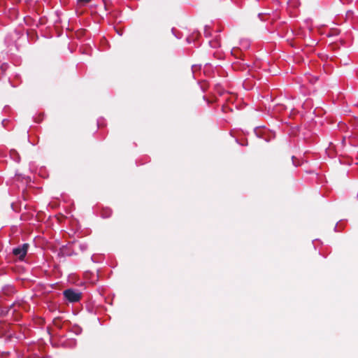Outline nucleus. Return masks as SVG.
Listing matches in <instances>:
<instances>
[{
	"label": "nucleus",
	"mask_w": 358,
	"mask_h": 358,
	"mask_svg": "<svg viewBox=\"0 0 358 358\" xmlns=\"http://www.w3.org/2000/svg\"><path fill=\"white\" fill-rule=\"evenodd\" d=\"M1 336L0 335V337H1Z\"/></svg>",
	"instance_id": "22"
},
{
	"label": "nucleus",
	"mask_w": 358,
	"mask_h": 358,
	"mask_svg": "<svg viewBox=\"0 0 358 358\" xmlns=\"http://www.w3.org/2000/svg\"><path fill=\"white\" fill-rule=\"evenodd\" d=\"M236 51H238V50H236V49H234V50H232V54H234V52H236Z\"/></svg>",
	"instance_id": "19"
},
{
	"label": "nucleus",
	"mask_w": 358,
	"mask_h": 358,
	"mask_svg": "<svg viewBox=\"0 0 358 358\" xmlns=\"http://www.w3.org/2000/svg\"><path fill=\"white\" fill-rule=\"evenodd\" d=\"M242 46L243 48L247 49L249 48L250 44H249L248 41H244L242 42Z\"/></svg>",
	"instance_id": "12"
},
{
	"label": "nucleus",
	"mask_w": 358,
	"mask_h": 358,
	"mask_svg": "<svg viewBox=\"0 0 358 358\" xmlns=\"http://www.w3.org/2000/svg\"><path fill=\"white\" fill-rule=\"evenodd\" d=\"M200 34L197 32H194L191 36L187 37L186 41L188 43L195 42L199 37Z\"/></svg>",
	"instance_id": "6"
},
{
	"label": "nucleus",
	"mask_w": 358,
	"mask_h": 358,
	"mask_svg": "<svg viewBox=\"0 0 358 358\" xmlns=\"http://www.w3.org/2000/svg\"><path fill=\"white\" fill-rule=\"evenodd\" d=\"M66 255L67 256H71V255H73V253H66Z\"/></svg>",
	"instance_id": "18"
},
{
	"label": "nucleus",
	"mask_w": 358,
	"mask_h": 358,
	"mask_svg": "<svg viewBox=\"0 0 358 358\" xmlns=\"http://www.w3.org/2000/svg\"><path fill=\"white\" fill-rule=\"evenodd\" d=\"M210 27L206 25L204 28V34L206 37H209L210 36V31H209Z\"/></svg>",
	"instance_id": "9"
},
{
	"label": "nucleus",
	"mask_w": 358,
	"mask_h": 358,
	"mask_svg": "<svg viewBox=\"0 0 358 358\" xmlns=\"http://www.w3.org/2000/svg\"><path fill=\"white\" fill-rule=\"evenodd\" d=\"M2 294L5 295H10L15 292V289L13 286L7 285L2 289Z\"/></svg>",
	"instance_id": "5"
},
{
	"label": "nucleus",
	"mask_w": 358,
	"mask_h": 358,
	"mask_svg": "<svg viewBox=\"0 0 358 358\" xmlns=\"http://www.w3.org/2000/svg\"><path fill=\"white\" fill-rule=\"evenodd\" d=\"M294 157H292V161H294ZM293 164L295 165L294 162H293Z\"/></svg>",
	"instance_id": "21"
},
{
	"label": "nucleus",
	"mask_w": 358,
	"mask_h": 358,
	"mask_svg": "<svg viewBox=\"0 0 358 358\" xmlns=\"http://www.w3.org/2000/svg\"><path fill=\"white\" fill-rule=\"evenodd\" d=\"M7 122H8V120H6V119H4V120H3V121H2V122H1V123H2L3 127L4 128H6V129H7V126H6V123Z\"/></svg>",
	"instance_id": "14"
},
{
	"label": "nucleus",
	"mask_w": 358,
	"mask_h": 358,
	"mask_svg": "<svg viewBox=\"0 0 358 358\" xmlns=\"http://www.w3.org/2000/svg\"><path fill=\"white\" fill-rule=\"evenodd\" d=\"M248 66H249V65L247 64L246 63H243V62H239V61L234 62L232 64V68L235 71H244V70H246Z\"/></svg>",
	"instance_id": "4"
},
{
	"label": "nucleus",
	"mask_w": 358,
	"mask_h": 358,
	"mask_svg": "<svg viewBox=\"0 0 358 358\" xmlns=\"http://www.w3.org/2000/svg\"><path fill=\"white\" fill-rule=\"evenodd\" d=\"M79 249L82 251V252H84L85 251L87 248H88V245L87 243H80L79 245Z\"/></svg>",
	"instance_id": "8"
},
{
	"label": "nucleus",
	"mask_w": 358,
	"mask_h": 358,
	"mask_svg": "<svg viewBox=\"0 0 358 358\" xmlns=\"http://www.w3.org/2000/svg\"><path fill=\"white\" fill-rule=\"evenodd\" d=\"M17 329H19V331L13 330L11 332H8L6 335V339L9 341L15 339L17 341H22L24 340L27 338L25 332L22 331L21 327H17Z\"/></svg>",
	"instance_id": "3"
},
{
	"label": "nucleus",
	"mask_w": 358,
	"mask_h": 358,
	"mask_svg": "<svg viewBox=\"0 0 358 358\" xmlns=\"http://www.w3.org/2000/svg\"><path fill=\"white\" fill-rule=\"evenodd\" d=\"M338 224H337L336 225L335 229H335V231H337V228H338Z\"/></svg>",
	"instance_id": "17"
},
{
	"label": "nucleus",
	"mask_w": 358,
	"mask_h": 358,
	"mask_svg": "<svg viewBox=\"0 0 358 358\" xmlns=\"http://www.w3.org/2000/svg\"><path fill=\"white\" fill-rule=\"evenodd\" d=\"M11 206H12L13 209L14 210H15V208H14V204H13V203H12V204H11Z\"/></svg>",
	"instance_id": "20"
},
{
	"label": "nucleus",
	"mask_w": 358,
	"mask_h": 358,
	"mask_svg": "<svg viewBox=\"0 0 358 358\" xmlns=\"http://www.w3.org/2000/svg\"><path fill=\"white\" fill-rule=\"evenodd\" d=\"M10 158L17 163L20 161V157L18 152L15 150H10Z\"/></svg>",
	"instance_id": "7"
},
{
	"label": "nucleus",
	"mask_w": 358,
	"mask_h": 358,
	"mask_svg": "<svg viewBox=\"0 0 358 358\" xmlns=\"http://www.w3.org/2000/svg\"><path fill=\"white\" fill-rule=\"evenodd\" d=\"M172 34L177 38H180L181 36L176 33V29L175 28H172L171 29Z\"/></svg>",
	"instance_id": "11"
},
{
	"label": "nucleus",
	"mask_w": 358,
	"mask_h": 358,
	"mask_svg": "<svg viewBox=\"0 0 358 358\" xmlns=\"http://www.w3.org/2000/svg\"><path fill=\"white\" fill-rule=\"evenodd\" d=\"M110 213H107V214H106V215H105V214H103L102 215H103V217H109V216H110Z\"/></svg>",
	"instance_id": "16"
},
{
	"label": "nucleus",
	"mask_w": 358,
	"mask_h": 358,
	"mask_svg": "<svg viewBox=\"0 0 358 358\" xmlns=\"http://www.w3.org/2000/svg\"><path fill=\"white\" fill-rule=\"evenodd\" d=\"M29 247V243H23L14 248L12 253L20 261H23L27 254Z\"/></svg>",
	"instance_id": "1"
},
{
	"label": "nucleus",
	"mask_w": 358,
	"mask_h": 358,
	"mask_svg": "<svg viewBox=\"0 0 358 358\" xmlns=\"http://www.w3.org/2000/svg\"><path fill=\"white\" fill-rule=\"evenodd\" d=\"M92 0H77V2L80 4H85L90 2Z\"/></svg>",
	"instance_id": "13"
},
{
	"label": "nucleus",
	"mask_w": 358,
	"mask_h": 358,
	"mask_svg": "<svg viewBox=\"0 0 358 358\" xmlns=\"http://www.w3.org/2000/svg\"><path fill=\"white\" fill-rule=\"evenodd\" d=\"M63 295L64 298L70 303H76L80 300L82 294L78 290L73 289H67L64 291Z\"/></svg>",
	"instance_id": "2"
},
{
	"label": "nucleus",
	"mask_w": 358,
	"mask_h": 358,
	"mask_svg": "<svg viewBox=\"0 0 358 358\" xmlns=\"http://www.w3.org/2000/svg\"><path fill=\"white\" fill-rule=\"evenodd\" d=\"M200 69H201V66H200L193 65V66H192V74H193V76H194V74H195L196 71L197 70H199Z\"/></svg>",
	"instance_id": "10"
},
{
	"label": "nucleus",
	"mask_w": 358,
	"mask_h": 358,
	"mask_svg": "<svg viewBox=\"0 0 358 358\" xmlns=\"http://www.w3.org/2000/svg\"><path fill=\"white\" fill-rule=\"evenodd\" d=\"M210 45L213 47V48H215L217 45V42H212V41H210L209 42Z\"/></svg>",
	"instance_id": "15"
}]
</instances>
